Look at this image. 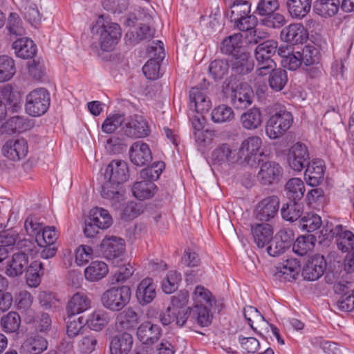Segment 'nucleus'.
Returning <instances> with one entry per match:
<instances>
[{
    "label": "nucleus",
    "instance_id": "1",
    "mask_svg": "<svg viewBox=\"0 0 354 354\" xmlns=\"http://www.w3.org/2000/svg\"><path fill=\"white\" fill-rule=\"evenodd\" d=\"M251 3L246 0H234L229 6L226 17L234 29L246 31L257 26V18L251 14Z\"/></svg>",
    "mask_w": 354,
    "mask_h": 354
},
{
    "label": "nucleus",
    "instance_id": "2",
    "mask_svg": "<svg viewBox=\"0 0 354 354\" xmlns=\"http://www.w3.org/2000/svg\"><path fill=\"white\" fill-rule=\"evenodd\" d=\"M292 122L293 117L291 113L285 107L275 104L273 106V113L266 124V134L270 139H278L286 133Z\"/></svg>",
    "mask_w": 354,
    "mask_h": 354
},
{
    "label": "nucleus",
    "instance_id": "3",
    "mask_svg": "<svg viewBox=\"0 0 354 354\" xmlns=\"http://www.w3.org/2000/svg\"><path fill=\"white\" fill-rule=\"evenodd\" d=\"M165 167L163 162L154 163L152 167L142 169L140 176L143 180L136 182L132 188L133 196L140 199L144 200L152 197L156 189L153 180L159 178Z\"/></svg>",
    "mask_w": 354,
    "mask_h": 354
},
{
    "label": "nucleus",
    "instance_id": "4",
    "mask_svg": "<svg viewBox=\"0 0 354 354\" xmlns=\"http://www.w3.org/2000/svg\"><path fill=\"white\" fill-rule=\"evenodd\" d=\"M91 32L97 37L100 47L104 51L112 50L122 36L118 24L102 19L97 20Z\"/></svg>",
    "mask_w": 354,
    "mask_h": 354
},
{
    "label": "nucleus",
    "instance_id": "5",
    "mask_svg": "<svg viewBox=\"0 0 354 354\" xmlns=\"http://www.w3.org/2000/svg\"><path fill=\"white\" fill-rule=\"evenodd\" d=\"M262 145V140L257 136H252L244 140L238 153L240 163L250 167H257L263 161V153L259 150Z\"/></svg>",
    "mask_w": 354,
    "mask_h": 354
},
{
    "label": "nucleus",
    "instance_id": "6",
    "mask_svg": "<svg viewBox=\"0 0 354 354\" xmlns=\"http://www.w3.org/2000/svg\"><path fill=\"white\" fill-rule=\"evenodd\" d=\"M131 295V289L127 286L113 287L102 294L101 302L109 310L120 311L129 304Z\"/></svg>",
    "mask_w": 354,
    "mask_h": 354
},
{
    "label": "nucleus",
    "instance_id": "7",
    "mask_svg": "<svg viewBox=\"0 0 354 354\" xmlns=\"http://www.w3.org/2000/svg\"><path fill=\"white\" fill-rule=\"evenodd\" d=\"M50 103V93L46 88L34 89L26 95V112L30 116H41L48 111Z\"/></svg>",
    "mask_w": 354,
    "mask_h": 354
},
{
    "label": "nucleus",
    "instance_id": "8",
    "mask_svg": "<svg viewBox=\"0 0 354 354\" xmlns=\"http://www.w3.org/2000/svg\"><path fill=\"white\" fill-rule=\"evenodd\" d=\"M122 131L127 136L132 138H145L150 133V127L146 119L138 114L129 117Z\"/></svg>",
    "mask_w": 354,
    "mask_h": 354
},
{
    "label": "nucleus",
    "instance_id": "9",
    "mask_svg": "<svg viewBox=\"0 0 354 354\" xmlns=\"http://www.w3.org/2000/svg\"><path fill=\"white\" fill-rule=\"evenodd\" d=\"M129 176L128 165L125 161L112 160L106 167L104 172L106 181L113 185H121L126 182Z\"/></svg>",
    "mask_w": 354,
    "mask_h": 354
},
{
    "label": "nucleus",
    "instance_id": "10",
    "mask_svg": "<svg viewBox=\"0 0 354 354\" xmlns=\"http://www.w3.org/2000/svg\"><path fill=\"white\" fill-rule=\"evenodd\" d=\"M310 156L307 147L301 142H297L291 147L288 154L290 167L297 172L303 170L309 161Z\"/></svg>",
    "mask_w": 354,
    "mask_h": 354
},
{
    "label": "nucleus",
    "instance_id": "11",
    "mask_svg": "<svg viewBox=\"0 0 354 354\" xmlns=\"http://www.w3.org/2000/svg\"><path fill=\"white\" fill-rule=\"evenodd\" d=\"M326 269V262L323 255L315 254L310 257L302 270V276L308 281L319 279Z\"/></svg>",
    "mask_w": 354,
    "mask_h": 354
},
{
    "label": "nucleus",
    "instance_id": "12",
    "mask_svg": "<svg viewBox=\"0 0 354 354\" xmlns=\"http://www.w3.org/2000/svg\"><path fill=\"white\" fill-rule=\"evenodd\" d=\"M279 207V199L276 196H268L259 203L256 209V218L260 221L268 222L277 214Z\"/></svg>",
    "mask_w": 354,
    "mask_h": 354
},
{
    "label": "nucleus",
    "instance_id": "13",
    "mask_svg": "<svg viewBox=\"0 0 354 354\" xmlns=\"http://www.w3.org/2000/svg\"><path fill=\"white\" fill-rule=\"evenodd\" d=\"M138 339L145 345L154 344L162 335V329L160 326L152 324L151 322H144L137 328Z\"/></svg>",
    "mask_w": 354,
    "mask_h": 354
},
{
    "label": "nucleus",
    "instance_id": "14",
    "mask_svg": "<svg viewBox=\"0 0 354 354\" xmlns=\"http://www.w3.org/2000/svg\"><path fill=\"white\" fill-rule=\"evenodd\" d=\"M257 177L262 185H270L279 180L282 174V169L279 163L263 160V161H261Z\"/></svg>",
    "mask_w": 354,
    "mask_h": 354
},
{
    "label": "nucleus",
    "instance_id": "15",
    "mask_svg": "<svg viewBox=\"0 0 354 354\" xmlns=\"http://www.w3.org/2000/svg\"><path fill=\"white\" fill-rule=\"evenodd\" d=\"M129 158L131 162L136 166L148 165L152 160L149 145L140 141L134 142L129 149Z\"/></svg>",
    "mask_w": 354,
    "mask_h": 354
},
{
    "label": "nucleus",
    "instance_id": "16",
    "mask_svg": "<svg viewBox=\"0 0 354 354\" xmlns=\"http://www.w3.org/2000/svg\"><path fill=\"white\" fill-rule=\"evenodd\" d=\"M280 37L286 43L296 45L305 42L308 38V33L301 24H292L281 30Z\"/></svg>",
    "mask_w": 354,
    "mask_h": 354
},
{
    "label": "nucleus",
    "instance_id": "17",
    "mask_svg": "<svg viewBox=\"0 0 354 354\" xmlns=\"http://www.w3.org/2000/svg\"><path fill=\"white\" fill-rule=\"evenodd\" d=\"M159 44V46H151V51H157V57L155 58H151L147 61V62L142 67V71L144 75L147 79L149 80H156L160 77V62L165 57V53L163 48V44L160 41H158ZM156 55V53H155Z\"/></svg>",
    "mask_w": 354,
    "mask_h": 354
},
{
    "label": "nucleus",
    "instance_id": "18",
    "mask_svg": "<svg viewBox=\"0 0 354 354\" xmlns=\"http://www.w3.org/2000/svg\"><path fill=\"white\" fill-rule=\"evenodd\" d=\"M104 257L111 260L120 257L124 252V241L119 237L109 236L104 238L100 245Z\"/></svg>",
    "mask_w": 354,
    "mask_h": 354
},
{
    "label": "nucleus",
    "instance_id": "19",
    "mask_svg": "<svg viewBox=\"0 0 354 354\" xmlns=\"http://www.w3.org/2000/svg\"><path fill=\"white\" fill-rule=\"evenodd\" d=\"M28 151L27 142L23 138L9 140L2 148L3 156L14 161L24 158Z\"/></svg>",
    "mask_w": 354,
    "mask_h": 354
},
{
    "label": "nucleus",
    "instance_id": "20",
    "mask_svg": "<svg viewBox=\"0 0 354 354\" xmlns=\"http://www.w3.org/2000/svg\"><path fill=\"white\" fill-rule=\"evenodd\" d=\"M325 165L320 159H314L308 162L304 173L306 183L312 187L319 185L324 180Z\"/></svg>",
    "mask_w": 354,
    "mask_h": 354
},
{
    "label": "nucleus",
    "instance_id": "21",
    "mask_svg": "<svg viewBox=\"0 0 354 354\" xmlns=\"http://www.w3.org/2000/svg\"><path fill=\"white\" fill-rule=\"evenodd\" d=\"M211 159L214 165H218L240 162L238 152L226 143L220 145L212 151Z\"/></svg>",
    "mask_w": 354,
    "mask_h": 354
},
{
    "label": "nucleus",
    "instance_id": "22",
    "mask_svg": "<svg viewBox=\"0 0 354 354\" xmlns=\"http://www.w3.org/2000/svg\"><path fill=\"white\" fill-rule=\"evenodd\" d=\"M211 306L205 304H194L192 308H187L188 319L192 323H197L201 327L210 325L212 315L210 313Z\"/></svg>",
    "mask_w": 354,
    "mask_h": 354
},
{
    "label": "nucleus",
    "instance_id": "23",
    "mask_svg": "<svg viewBox=\"0 0 354 354\" xmlns=\"http://www.w3.org/2000/svg\"><path fill=\"white\" fill-rule=\"evenodd\" d=\"M330 232L336 239L338 250L342 252L354 250V234L351 231L344 230L341 225H338L333 228Z\"/></svg>",
    "mask_w": 354,
    "mask_h": 354
},
{
    "label": "nucleus",
    "instance_id": "24",
    "mask_svg": "<svg viewBox=\"0 0 354 354\" xmlns=\"http://www.w3.org/2000/svg\"><path fill=\"white\" fill-rule=\"evenodd\" d=\"M299 270V262L296 259H288L276 267L274 276L279 280L290 281L296 279Z\"/></svg>",
    "mask_w": 354,
    "mask_h": 354
},
{
    "label": "nucleus",
    "instance_id": "25",
    "mask_svg": "<svg viewBox=\"0 0 354 354\" xmlns=\"http://www.w3.org/2000/svg\"><path fill=\"white\" fill-rule=\"evenodd\" d=\"M120 185H113L110 182H104L102 185L101 196L107 201L115 210H119L122 205L124 197L119 191Z\"/></svg>",
    "mask_w": 354,
    "mask_h": 354
},
{
    "label": "nucleus",
    "instance_id": "26",
    "mask_svg": "<svg viewBox=\"0 0 354 354\" xmlns=\"http://www.w3.org/2000/svg\"><path fill=\"white\" fill-rule=\"evenodd\" d=\"M254 242L259 248H263L270 243L273 237L272 226L268 223H256L251 225Z\"/></svg>",
    "mask_w": 354,
    "mask_h": 354
},
{
    "label": "nucleus",
    "instance_id": "27",
    "mask_svg": "<svg viewBox=\"0 0 354 354\" xmlns=\"http://www.w3.org/2000/svg\"><path fill=\"white\" fill-rule=\"evenodd\" d=\"M28 257L24 252H15L10 261L6 262V273L11 277L21 275L28 267Z\"/></svg>",
    "mask_w": 354,
    "mask_h": 354
},
{
    "label": "nucleus",
    "instance_id": "28",
    "mask_svg": "<svg viewBox=\"0 0 354 354\" xmlns=\"http://www.w3.org/2000/svg\"><path fill=\"white\" fill-rule=\"evenodd\" d=\"M253 92L248 86L232 88L231 102L236 109H243L252 103Z\"/></svg>",
    "mask_w": 354,
    "mask_h": 354
},
{
    "label": "nucleus",
    "instance_id": "29",
    "mask_svg": "<svg viewBox=\"0 0 354 354\" xmlns=\"http://www.w3.org/2000/svg\"><path fill=\"white\" fill-rule=\"evenodd\" d=\"M156 286L151 278L147 277L138 284L136 297L140 304L144 306L150 304L156 297Z\"/></svg>",
    "mask_w": 354,
    "mask_h": 354
},
{
    "label": "nucleus",
    "instance_id": "30",
    "mask_svg": "<svg viewBox=\"0 0 354 354\" xmlns=\"http://www.w3.org/2000/svg\"><path fill=\"white\" fill-rule=\"evenodd\" d=\"M232 58L231 67L233 73L243 75L253 70L254 63L249 53L243 51Z\"/></svg>",
    "mask_w": 354,
    "mask_h": 354
},
{
    "label": "nucleus",
    "instance_id": "31",
    "mask_svg": "<svg viewBox=\"0 0 354 354\" xmlns=\"http://www.w3.org/2000/svg\"><path fill=\"white\" fill-rule=\"evenodd\" d=\"M189 106L190 109L203 114L210 109L211 102L203 91L192 88L189 91Z\"/></svg>",
    "mask_w": 354,
    "mask_h": 354
},
{
    "label": "nucleus",
    "instance_id": "32",
    "mask_svg": "<svg viewBox=\"0 0 354 354\" xmlns=\"http://www.w3.org/2000/svg\"><path fill=\"white\" fill-rule=\"evenodd\" d=\"M240 122L246 130H256L263 123V115L261 109L254 106L243 112L240 117Z\"/></svg>",
    "mask_w": 354,
    "mask_h": 354
},
{
    "label": "nucleus",
    "instance_id": "33",
    "mask_svg": "<svg viewBox=\"0 0 354 354\" xmlns=\"http://www.w3.org/2000/svg\"><path fill=\"white\" fill-rule=\"evenodd\" d=\"M91 299L84 292H77L73 295L66 306L68 315L73 316L87 310L91 307Z\"/></svg>",
    "mask_w": 354,
    "mask_h": 354
},
{
    "label": "nucleus",
    "instance_id": "34",
    "mask_svg": "<svg viewBox=\"0 0 354 354\" xmlns=\"http://www.w3.org/2000/svg\"><path fill=\"white\" fill-rule=\"evenodd\" d=\"M48 347V342L44 337L35 334L28 337L22 344L21 354H40Z\"/></svg>",
    "mask_w": 354,
    "mask_h": 354
},
{
    "label": "nucleus",
    "instance_id": "35",
    "mask_svg": "<svg viewBox=\"0 0 354 354\" xmlns=\"http://www.w3.org/2000/svg\"><path fill=\"white\" fill-rule=\"evenodd\" d=\"M133 337L123 333L112 337L110 342V354H127L132 348Z\"/></svg>",
    "mask_w": 354,
    "mask_h": 354
},
{
    "label": "nucleus",
    "instance_id": "36",
    "mask_svg": "<svg viewBox=\"0 0 354 354\" xmlns=\"http://www.w3.org/2000/svg\"><path fill=\"white\" fill-rule=\"evenodd\" d=\"M141 315L129 307L120 312L116 317V325L121 329H134L140 323Z\"/></svg>",
    "mask_w": 354,
    "mask_h": 354
},
{
    "label": "nucleus",
    "instance_id": "37",
    "mask_svg": "<svg viewBox=\"0 0 354 354\" xmlns=\"http://www.w3.org/2000/svg\"><path fill=\"white\" fill-rule=\"evenodd\" d=\"M159 319L163 326H168L175 322L177 326H183L188 320L187 310L178 311L176 308L168 306L160 314Z\"/></svg>",
    "mask_w": 354,
    "mask_h": 354
},
{
    "label": "nucleus",
    "instance_id": "38",
    "mask_svg": "<svg viewBox=\"0 0 354 354\" xmlns=\"http://www.w3.org/2000/svg\"><path fill=\"white\" fill-rule=\"evenodd\" d=\"M241 33H234L226 37L221 44V51L223 54L234 57L243 50L242 48Z\"/></svg>",
    "mask_w": 354,
    "mask_h": 354
},
{
    "label": "nucleus",
    "instance_id": "39",
    "mask_svg": "<svg viewBox=\"0 0 354 354\" xmlns=\"http://www.w3.org/2000/svg\"><path fill=\"white\" fill-rule=\"evenodd\" d=\"M284 192L286 197L290 201L299 202L304 195V183L301 178H292L286 182Z\"/></svg>",
    "mask_w": 354,
    "mask_h": 354
},
{
    "label": "nucleus",
    "instance_id": "40",
    "mask_svg": "<svg viewBox=\"0 0 354 354\" xmlns=\"http://www.w3.org/2000/svg\"><path fill=\"white\" fill-rule=\"evenodd\" d=\"M290 15L296 19H301L310 12L311 0H286Z\"/></svg>",
    "mask_w": 354,
    "mask_h": 354
},
{
    "label": "nucleus",
    "instance_id": "41",
    "mask_svg": "<svg viewBox=\"0 0 354 354\" xmlns=\"http://www.w3.org/2000/svg\"><path fill=\"white\" fill-rule=\"evenodd\" d=\"M17 57L23 59L32 58L37 52V46L33 41L28 37L17 39L12 44Z\"/></svg>",
    "mask_w": 354,
    "mask_h": 354
},
{
    "label": "nucleus",
    "instance_id": "42",
    "mask_svg": "<svg viewBox=\"0 0 354 354\" xmlns=\"http://www.w3.org/2000/svg\"><path fill=\"white\" fill-rule=\"evenodd\" d=\"M32 301V297L30 293L26 290L21 291L15 299L17 310L21 314L27 315L26 320L28 323L35 321L33 311L31 309Z\"/></svg>",
    "mask_w": 354,
    "mask_h": 354
},
{
    "label": "nucleus",
    "instance_id": "43",
    "mask_svg": "<svg viewBox=\"0 0 354 354\" xmlns=\"http://www.w3.org/2000/svg\"><path fill=\"white\" fill-rule=\"evenodd\" d=\"M109 272L108 266L103 261H92L84 270L86 280L95 282L104 278Z\"/></svg>",
    "mask_w": 354,
    "mask_h": 354
},
{
    "label": "nucleus",
    "instance_id": "44",
    "mask_svg": "<svg viewBox=\"0 0 354 354\" xmlns=\"http://www.w3.org/2000/svg\"><path fill=\"white\" fill-rule=\"evenodd\" d=\"M109 320L108 313L103 310H97L88 315L86 325L91 330L100 331L109 324Z\"/></svg>",
    "mask_w": 354,
    "mask_h": 354
},
{
    "label": "nucleus",
    "instance_id": "45",
    "mask_svg": "<svg viewBox=\"0 0 354 354\" xmlns=\"http://www.w3.org/2000/svg\"><path fill=\"white\" fill-rule=\"evenodd\" d=\"M339 5V0H317L314 3L313 9L319 15L328 17L337 14Z\"/></svg>",
    "mask_w": 354,
    "mask_h": 354
},
{
    "label": "nucleus",
    "instance_id": "46",
    "mask_svg": "<svg viewBox=\"0 0 354 354\" xmlns=\"http://www.w3.org/2000/svg\"><path fill=\"white\" fill-rule=\"evenodd\" d=\"M20 10L24 17L30 24L35 26L39 24L41 16L36 4L31 0H21Z\"/></svg>",
    "mask_w": 354,
    "mask_h": 354
},
{
    "label": "nucleus",
    "instance_id": "47",
    "mask_svg": "<svg viewBox=\"0 0 354 354\" xmlns=\"http://www.w3.org/2000/svg\"><path fill=\"white\" fill-rule=\"evenodd\" d=\"M277 50V41L266 40L259 44L255 48L254 55L255 59L263 60L273 59Z\"/></svg>",
    "mask_w": 354,
    "mask_h": 354
},
{
    "label": "nucleus",
    "instance_id": "48",
    "mask_svg": "<svg viewBox=\"0 0 354 354\" xmlns=\"http://www.w3.org/2000/svg\"><path fill=\"white\" fill-rule=\"evenodd\" d=\"M26 271L28 285L30 287L38 286L41 282V277L44 274L42 263L39 261H32Z\"/></svg>",
    "mask_w": 354,
    "mask_h": 354
},
{
    "label": "nucleus",
    "instance_id": "49",
    "mask_svg": "<svg viewBox=\"0 0 354 354\" xmlns=\"http://www.w3.org/2000/svg\"><path fill=\"white\" fill-rule=\"evenodd\" d=\"M303 213V205L297 201H290L281 209L282 218L288 221L294 222L299 218Z\"/></svg>",
    "mask_w": 354,
    "mask_h": 354
},
{
    "label": "nucleus",
    "instance_id": "50",
    "mask_svg": "<svg viewBox=\"0 0 354 354\" xmlns=\"http://www.w3.org/2000/svg\"><path fill=\"white\" fill-rule=\"evenodd\" d=\"M15 73L14 59L7 55L0 56V82L9 81Z\"/></svg>",
    "mask_w": 354,
    "mask_h": 354
},
{
    "label": "nucleus",
    "instance_id": "51",
    "mask_svg": "<svg viewBox=\"0 0 354 354\" xmlns=\"http://www.w3.org/2000/svg\"><path fill=\"white\" fill-rule=\"evenodd\" d=\"M89 220L93 221L100 229H106L112 224V218L109 212L101 207H96L92 210Z\"/></svg>",
    "mask_w": 354,
    "mask_h": 354
},
{
    "label": "nucleus",
    "instance_id": "52",
    "mask_svg": "<svg viewBox=\"0 0 354 354\" xmlns=\"http://www.w3.org/2000/svg\"><path fill=\"white\" fill-rule=\"evenodd\" d=\"M269 75L268 83L270 87L276 91H281L288 82L286 71L281 68H276Z\"/></svg>",
    "mask_w": 354,
    "mask_h": 354
},
{
    "label": "nucleus",
    "instance_id": "53",
    "mask_svg": "<svg viewBox=\"0 0 354 354\" xmlns=\"http://www.w3.org/2000/svg\"><path fill=\"white\" fill-rule=\"evenodd\" d=\"M314 236L311 235L299 236L292 245V251L299 256H304L311 251L315 243Z\"/></svg>",
    "mask_w": 354,
    "mask_h": 354
},
{
    "label": "nucleus",
    "instance_id": "54",
    "mask_svg": "<svg viewBox=\"0 0 354 354\" xmlns=\"http://www.w3.org/2000/svg\"><path fill=\"white\" fill-rule=\"evenodd\" d=\"M2 97L10 107L16 111L19 107L20 94L15 91L10 84H6L0 89V98Z\"/></svg>",
    "mask_w": 354,
    "mask_h": 354
},
{
    "label": "nucleus",
    "instance_id": "55",
    "mask_svg": "<svg viewBox=\"0 0 354 354\" xmlns=\"http://www.w3.org/2000/svg\"><path fill=\"white\" fill-rule=\"evenodd\" d=\"M212 120L215 123L230 122L234 118L232 109L227 105L221 104L215 107L212 111Z\"/></svg>",
    "mask_w": 354,
    "mask_h": 354
},
{
    "label": "nucleus",
    "instance_id": "56",
    "mask_svg": "<svg viewBox=\"0 0 354 354\" xmlns=\"http://www.w3.org/2000/svg\"><path fill=\"white\" fill-rule=\"evenodd\" d=\"M192 299L194 301V304H201L212 306L216 302L212 293L207 288L201 286L196 287L193 292Z\"/></svg>",
    "mask_w": 354,
    "mask_h": 354
},
{
    "label": "nucleus",
    "instance_id": "57",
    "mask_svg": "<svg viewBox=\"0 0 354 354\" xmlns=\"http://www.w3.org/2000/svg\"><path fill=\"white\" fill-rule=\"evenodd\" d=\"M228 70V62L224 59H215L209 66V73L216 80H221L227 74Z\"/></svg>",
    "mask_w": 354,
    "mask_h": 354
},
{
    "label": "nucleus",
    "instance_id": "58",
    "mask_svg": "<svg viewBox=\"0 0 354 354\" xmlns=\"http://www.w3.org/2000/svg\"><path fill=\"white\" fill-rule=\"evenodd\" d=\"M124 113H115L106 118L102 125V130L106 133L114 132L125 122Z\"/></svg>",
    "mask_w": 354,
    "mask_h": 354
},
{
    "label": "nucleus",
    "instance_id": "59",
    "mask_svg": "<svg viewBox=\"0 0 354 354\" xmlns=\"http://www.w3.org/2000/svg\"><path fill=\"white\" fill-rule=\"evenodd\" d=\"M181 274L177 271H169L162 282V288L166 294H171L178 289Z\"/></svg>",
    "mask_w": 354,
    "mask_h": 354
},
{
    "label": "nucleus",
    "instance_id": "60",
    "mask_svg": "<svg viewBox=\"0 0 354 354\" xmlns=\"http://www.w3.org/2000/svg\"><path fill=\"white\" fill-rule=\"evenodd\" d=\"M59 234L53 226H44L40 235L35 243L37 245L54 244L57 245Z\"/></svg>",
    "mask_w": 354,
    "mask_h": 354
},
{
    "label": "nucleus",
    "instance_id": "61",
    "mask_svg": "<svg viewBox=\"0 0 354 354\" xmlns=\"http://www.w3.org/2000/svg\"><path fill=\"white\" fill-rule=\"evenodd\" d=\"M44 227V224L39 222V219L32 216H28L24 223V228L26 233L30 236L35 237V242L40 235Z\"/></svg>",
    "mask_w": 354,
    "mask_h": 354
},
{
    "label": "nucleus",
    "instance_id": "62",
    "mask_svg": "<svg viewBox=\"0 0 354 354\" xmlns=\"http://www.w3.org/2000/svg\"><path fill=\"white\" fill-rule=\"evenodd\" d=\"M21 323L19 314L16 312H10L1 319V326L8 333H13L18 330Z\"/></svg>",
    "mask_w": 354,
    "mask_h": 354
},
{
    "label": "nucleus",
    "instance_id": "63",
    "mask_svg": "<svg viewBox=\"0 0 354 354\" xmlns=\"http://www.w3.org/2000/svg\"><path fill=\"white\" fill-rule=\"evenodd\" d=\"M321 217L313 213L307 214L301 218V228L308 232H313L319 229L322 225Z\"/></svg>",
    "mask_w": 354,
    "mask_h": 354
},
{
    "label": "nucleus",
    "instance_id": "64",
    "mask_svg": "<svg viewBox=\"0 0 354 354\" xmlns=\"http://www.w3.org/2000/svg\"><path fill=\"white\" fill-rule=\"evenodd\" d=\"M263 17H265V18L261 19V22L262 25L268 28H280L286 23L285 17L278 12H274L272 14H268Z\"/></svg>",
    "mask_w": 354,
    "mask_h": 354
}]
</instances>
